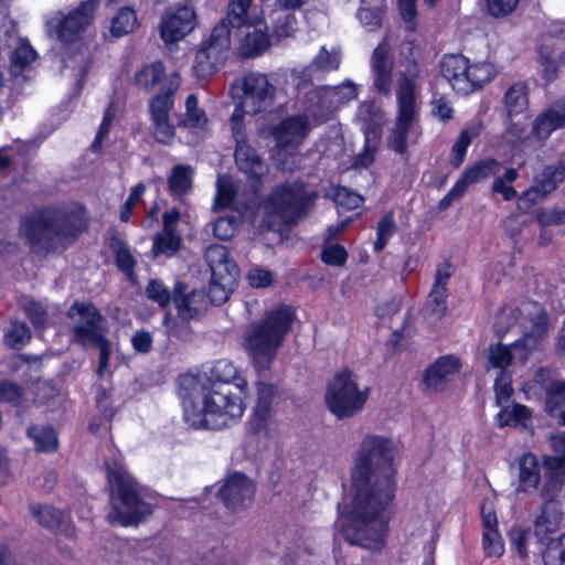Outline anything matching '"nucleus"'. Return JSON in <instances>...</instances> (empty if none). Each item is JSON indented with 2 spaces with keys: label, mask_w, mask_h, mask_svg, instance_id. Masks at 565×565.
I'll list each match as a JSON object with an SVG mask.
<instances>
[{
  "label": "nucleus",
  "mask_w": 565,
  "mask_h": 565,
  "mask_svg": "<svg viewBox=\"0 0 565 565\" xmlns=\"http://www.w3.org/2000/svg\"><path fill=\"white\" fill-rule=\"evenodd\" d=\"M96 9L95 0H85L67 13L55 11L49 14L45 19L47 36L65 44L77 41L82 32L92 23Z\"/></svg>",
  "instance_id": "obj_15"
},
{
  "label": "nucleus",
  "mask_w": 565,
  "mask_h": 565,
  "mask_svg": "<svg viewBox=\"0 0 565 565\" xmlns=\"http://www.w3.org/2000/svg\"><path fill=\"white\" fill-rule=\"evenodd\" d=\"M231 30L218 22L204 39L194 56L193 73L198 78H207L225 64L231 50Z\"/></svg>",
  "instance_id": "obj_14"
},
{
  "label": "nucleus",
  "mask_w": 565,
  "mask_h": 565,
  "mask_svg": "<svg viewBox=\"0 0 565 565\" xmlns=\"http://www.w3.org/2000/svg\"><path fill=\"white\" fill-rule=\"evenodd\" d=\"M564 128L565 98H559L537 115L533 121L532 135L539 140H546L554 131Z\"/></svg>",
  "instance_id": "obj_23"
},
{
  "label": "nucleus",
  "mask_w": 565,
  "mask_h": 565,
  "mask_svg": "<svg viewBox=\"0 0 565 565\" xmlns=\"http://www.w3.org/2000/svg\"><path fill=\"white\" fill-rule=\"evenodd\" d=\"M196 25V13L188 4L168 9L163 12L159 29L166 44H174L189 35Z\"/></svg>",
  "instance_id": "obj_17"
},
{
  "label": "nucleus",
  "mask_w": 565,
  "mask_h": 565,
  "mask_svg": "<svg viewBox=\"0 0 565 565\" xmlns=\"http://www.w3.org/2000/svg\"><path fill=\"white\" fill-rule=\"evenodd\" d=\"M86 228L85 209L78 203L35 211L21 220L20 235L39 255L64 250Z\"/></svg>",
  "instance_id": "obj_3"
},
{
  "label": "nucleus",
  "mask_w": 565,
  "mask_h": 565,
  "mask_svg": "<svg viewBox=\"0 0 565 565\" xmlns=\"http://www.w3.org/2000/svg\"><path fill=\"white\" fill-rule=\"evenodd\" d=\"M551 444L555 455L545 456L543 465L552 476L556 477L565 472V430L552 435Z\"/></svg>",
  "instance_id": "obj_38"
},
{
  "label": "nucleus",
  "mask_w": 565,
  "mask_h": 565,
  "mask_svg": "<svg viewBox=\"0 0 565 565\" xmlns=\"http://www.w3.org/2000/svg\"><path fill=\"white\" fill-rule=\"evenodd\" d=\"M137 26L138 18L135 9L122 7L111 19L110 33L116 38H120L131 33Z\"/></svg>",
  "instance_id": "obj_41"
},
{
  "label": "nucleus",
  "mask_w": 565,
  "mask_h": 565,
  "mask_svg": "<svg viewBox=\"0 0 565 565\" xmlns=\"http://www.w3.org/2000/svg\"><path fill=\"white\" fill-rule=\"evenodd\" d=\"M276 86L260 72H248L231 84L228 95L235 107L230 125L245 126L246 115H257L273 107L276 99Z\"/></svg>",
  "instance_id": "obj_9"
},
{
  "label": "nucleus",
  "mask_w": 565,
  "mask_h": 565,
  "mask_svg": "<svg viewBox=\"0 0 565 565\" xmlns=\"http://www.w3.org/2000/svg\"><path fill=\"white\" fill-rule=\"evenodd\" d=\"M179 126L188 129L198 137L204 139L210 134V120L205 110L199 106L195 94H190L184 103V113L179 120Z\"/></svg>",
  "instance_id": "obj_28"
},
{
  "label": "nucleus",
  "mask_w": 565,
  "mask_h": 565,
  "mask_svg": "<svg viewBox=\"0 0 565 565\" xmlns=\"http://www.w3.org/2000/svg\"><path fill=\"white\" fill-rule=\"evenodd\" d=\"M36 58V53L33 47L24 42L20 41L11 53V62L17 67H25Z\"/></svg>",
  "instance_id": "obj_58"
},
{
  "label": "nucleus",
  "mask_w": 565,
  "mask_h": 565,
  "mask_svg": "<svg viewBox=\"0 0 565 565\" xmlns=\"http://www.w3.org/2000/svg\"><path fill=\"white\" fill-rule=\"evenodd\" d=\"M397 447L385 435L367 434L359 444L349 492L338 505L335 530L351 545L377 551L385 545L396 491Z\"/></svg>",
  "instance_id": "obj_1"
},
{
  "label": "nucleus",
  "mask_w": 565,
  "mask_h": 565,
  "mask_svg": "<svg viewBox=\"0 0 565 565\" xmlns=\"http://www.w3.org/2000/svg\"><path fill=\"white\" fill-rule=\"evenodd\" d=\"M105 465L110 488L108 521L122 526L138 524L153 510L151 495L130 476L121 460H107Z\"/></svg>",
  "instance_id": "obj_5"
},
{
  "label": "nucleus",
  "mask_w": 565,
  "mask_h": 565,
  "mask_svg": "<svg viewBox=\"0 0 565 565\" xmlns=\"http://www.w3.org/2000/svg\"><path fill=\"white\" fill-rule=\"evenodd\" d=\"M73 323L74 340L81 345L96 347L99 350L98 374L103 375L110 356V343L104 338L103 317L89 302H75L67 311Z\"/></svg>",
  "instance_id": "obj_10"
},
{
  "label": "nucleus",
  "mask_w": 565,
  "mask_h": 565,
  "mask_svg": "<svg viewBox=\"0 0 565 565\" xmlns=\"http://www.w3.org/2000/svg\"><path fill=\"white\" fill-rule=\"evenodd\" d=\"M503 108L508 119L518 122L521 118H527L529 97L526 86L522 83L513 84L504 94Z\"/></svg>",
  "instance_id": "obj_34"
},
{
  "label": "nucleus",
  "mask_w": 565,
  "mask_h": 565,
  "mask_svg": "<svg viewBox=\"0 0 565 565\" xmlns=\"http://www.w3.org/2000/svg\"><path fill=\"white\" fill-rule=\"evenodd\" d=\"M238 36V54L243 57H255L263 54L270 45V36L268 26L264 20L258 24L243 28L237 31Z\"/></svg>",
  "instance_id": "obj_22"
},
{
  "label": "nucleus",
  "mask_w": 565,
  "mask_h": 565,
  "mask_svg": "<svg viewBox=\"0 0 565 565\" xmlns=\"http://www.w3.org/2000/svg\"><path fill=\"white\" fill-rule=\"evenodd\" d=\"M565 179V153L556 164L546 166L534 179V184L519 199L520 206L529 207L542 201Z\"/></svg>",
  "instance_id": "obj_18"
},
{
  "label": "nucleus",
  "mask_w": 565,
  "mask_h": 565,
  "mask_svg": "<svg viewBox=\"0 0 565 565\" xmlns=\"http://www.w3.org/2000/svg\"><path fill=\"white\" fill-rule=\"evenodd\" d=\"M185 422L194 428L223 429L237 423L246 408L248 385L227 360L198 375L180 377Z\"/></svg>",
  "instance_id": "obj_2"
},
{
  "label": "nucleus",
  "mask_w": 565,
  "mask_h": 565,
  "mask_svg": "<svg viewBox=\"0 0 565 565\" xmlns=\"http://www.w3.org/2000/svg\"><path fill=\"white\" fill-rule=\"evenodd\" d=\"M562 522V511L557 502H546L534 523V536L536 544H545L547 540L554 539L553 535L559 530Z\"/></svg>",
  "instance_id": "obj_30"
},
{
  "label": "nucleus",
  "mask_w": 565,
  "mask_h": 565,
  "mask_svg": "<svg viewBox=\"0 0 565 565\" xmlns=\"http://www.w3.org/2000/svg\"><path fill=\"white\" fill-rule=\"evenodd\" d=\"M466 70V56L461 54H449L444 56L440 72L443 77L450 84L452 89L461 95L471 94L472 83L478 82V76L475 75L473 79L462 77Z\"/></svg>",
  "instance_id": "obj_25"
},
{
  "label": "nucleus",
  "mask_w": 565,
  "mask_h": 565,
  "mask_svg": "<svg viewBox=\"0 0 565 565\" xmlns=\"http://www.w3.org/2000/svg\"><path fill=\"white\" fill-rule=\"evenodd\" d=\"M230 129L235 141V164L238 171L246 177L249 189L246 192H239L230 177L220 175L216 181L215 206L233 207L238 211L254 205L269 167L248 142L245 126L230 125Z\"/></svg>",
  "instance_id": "obj_4"
},
{
  "label": "nucleus",
  "mask_w": 565,
  "mask_h": 565,
  "mask_svg": "<svg viewBox=\"0 0 565 565\" xmlns=\"http://www.w3.org/2000/svg\"><path fill=\"white\" fill-rule=\"evenodd\" d=\"M565 404V382H553L546 393V409L553 413L556 408Z\"/></svg>",
  "instance_id": "obj_61"
},
{
  "label": "nucleus",
  "mask_w": 565,
  "mask_h": 565,
  "mask_svg": "<svg viewBox=\"0 0 565 565\" xmlns=\"http://www.w3.org/2000/svg\"><path fill=\"white\" fill-rule=\"evenodd\" d=\"M33 514L38 522L47 529H58L67 536H72L74 534V531L66 521L64 513L52 505L34 508Z\"/></svg>",
  "instance_id": "obj_37"
},
{
  "label": "nucleus",
  "mask_w": 565,
  "mask_h": 565,
  "mask_svg": "<svg viewBox=\"0 0 565 565\" xmlns=\"http://www.w3.org/2000/svg\"><path fill=\"white\" fill-rule=\"evenodd\" d=\"M170 74L166 73L164 66L157 61L143 66L135 76L136 83L145 88L154 87L156 85L164 86L166 78Z\"/></svg>",
  "instance_id": "obj_42"
},
{
  "label": "nucleus",
  "mask_w": 565,
  "mask_h": 565,
  "mask_svg": "<svg viewBox=\"0 0 565 565\" xmlns=\"http://www.w3.org/2000/svg\"><path fill=\"white\" fill-rule=\"evenodd\" d=\"M253 1L230 0L226 17L220 22H225L226 26L236 28L237 31L254 23L258 24L265 18L263 11L257 6H254Z\"/></svg>",
  "instance_id": "obj_26"
},
{
  "label": "nucleus",
  "mask_w": 565,
  "mask_h": 565,
  "mask_svg": "<svg viewBox=\"0 0 565 565\" xmlns=\"http://www.w3.org/2000/svg\"><path fill=\"white\" fill-rule=\"evenodd\" d=\"M317 96L320 105L330 113L356 98L358 87L352 82L347 81L339 86L320 88Z\"/></svg>",
  "instance_id": "obj_32"
},
{
  "label": "nucleus",
  "mask_w": 565,
  "mask_h": 565,
  "mask_svg": "<svg viewBox=\"0 0 565 565\" xmlns=\"http://www.w3.org/2000/svg\"><path fill=\"white\" fill-rule=\"evenodd\" d=\"M446 298L447 288L433 286V289L425 305V315L439 320L443 316H445L447 310Z\"/></svg>",
  "instance_id": "obj_47"
},
{
  "label": "nucleus",
  "mask_w": 565,
  "mask_h": 565,
  "mask_svg": "<svg viewBox=\"0 0 565 565\" xmlns=\"http://www.w3.org/2000/svg\"><path fill=\"white\" fill-rule=\"evenodd\" d=\"M254 492L253 482L239 472L231 475L217 491L225 505L233 511L248 507Z\"/></svg>",
  "instance_id": "obj_19"
},
{
  "label": "nucleus",
  "mask_w": 565,
  "mask_h": 565,
  "mask_svg": "<svg viewBox=\"0 0 565 565\" xmlns=\"http://www.w3.org/2000/svg\"><path fill=\"white\" fill-rule=\"evenodd\" d=\"M369 398V388H361L356 376L348 369L340 370L328 382L326 405L339 419L360 413Z\"/></svg>",
  "instance_id": "obj_12"
},
{
  "label": "nucleus",
  "mask_w": 565,
  "mask_h": 565,
  "mask_svg": "<svg viewBox=\"0 0 565 565\" xmlns=\"http://www.w3.org/2000/svg\"><path fill=\"white\" fill-rule=\"evenodd\" d=\"M31 339L30 329L24 322L12 321L4 333V342L13 349H21Z\"/></svg>",
  "instance_id": "obj_51"
},
{
  "label": "nucleus",
  "mask_w": 565,
  "mask_h": 565,
  "mask_svg": "<svg viewBox=\"0 0 565 565\" xmlns=\"http://www.w3.org/2000/svg\"><path fill=\"white\" fill-rule=\"evenodd\" d=\"M479 134L480 128L478 126H470L461 130L460 136L451 149V163L456 168L463 162L468 147Z\"/></svg>",
  "instance_id": "obj_44"
},
{
  "label": "nucleus",
  "mask_w": 565,
  "mask_h": 565,
  "mask_svg": "<svg viewBox=\"0 0 565 565\" xmlns=\"http://www.w3.org/2000/svg\"><path fill=\"white\" fill-rule=\"evenodd\" d=\"M296 313L292 307L279 305L268 310L263 320L250 326L244 338V347L258 372L269 370Z\"/></svg>",
  "instance_id": "obj_6"
},
{
  "label": "nucleus",
  "mask_w": 565,
  "mask_h": 565,
  "mask_svg": "<svg viewBox=\"0 0 565 565\" xmlns=\"http://www.w3.org/2000/svg\"><path fill=\"white\" fill-rule=\"evenodd\" d=\"M205 257L211 269L209 288L211 301L215 305H222L230 298L236 286L238 268L225 246H210L206 249Z\"/></svg>",
  "instance_id": "obj_16"
},
{
  "label": "nucleus",
  "mask_w": 565,
  "mask_h": 565,
  "mask_svg": "<svg viewBox=\"0 0 565 565\" xmlns=\"http://www.w3.org/2000/svg\"><path fill=\"white\" fill-rule=\"evenodd\" d=\"M340 65V54L338 51L329 52L324 46H322L313 58L312 63L307 68L309 75L312 73L319 72H328L332 70H337Z\"/></svg>",
  "instance_id": "obj_48"
},
{
  "label": "nucleus",
  "mask_w": 565,
  "mask_h": 565,
  "mask_svg": "<svg viewBox=\"0 0 565 565\" xmlns=\"http://www.w3.org/2000/svg\"><path fill=\"white\" fill-rule=\"evenodd\" d=\"M509 539L511 548L518 554V556L526 558L530 554V543L532 540L530 530L519 525L512 526L509 532Z\"/></svg>",
  "instance_id": "obj_50"
},
{
  "label": "nucleus",
  "mask_w": 565,
  "mask_h": 565,
  "mask_svg": "<svg viewBox=\"0 0 565 565\" xmlns=\"http://www.w3.org/2000/svg\"><path fill=\"white\" fill-rule=\"evenodd\" d=\"M531 419V411L519 403L505 406L497 414V420L500 427L526 428Z\"/></svg>",
  "instance_id": "obj_36"
},
{
  "label": "nucleus",
  "mask_w": 565,
  "mask_h": 565,
  "mask_svg": "<svg viewBox=\"0 0 565 565\" xmlns=\"http://www.w3.org/2000/svg\"><path fill=\"white\" fill-rule=\"evenodd\" d=\"M518 311L521 324L525 329L530 328V332H526L522 339L516 340L511 347L501 343L490 344L486 351L488 369L493 367L505 372L512 361L525 362L529 352L537 345L539 339L547 331L550 322L540 303L523 302Z\"/></svg>",
  "instance_id": "obj_7"
},
{
  "label": "nucleus",
  "mask_w": 565,
  "mask_h": 565,
  "mask_svg": "<svg viewBox=\"0 0 565 565\" xmlns=\"http://www.w3.org/2000/svg\"><path fill=\"white\" fill-rule=\"evenodd\" d=\"M180 85L179 73H170L166 78L164 86L149 100L150 119L171 118V113L174 109V95Z\"/></svg>",
  "instance_id": "obj_24"
},
{
  "label": "nucleus",
  "mask_w": 565,
  "mask_h": 565,
  "mask_svg": "<svg viewBox=\"0 0 565 565\" xmlns=\"http://www.w3.org/2000/svg\"><path fill=\"white\" fill-rule=\"evenodd\" d=\"M518 492H530L537 488L541 480L540 463L535 455L524 452L515 460Z\"/></svg>",
  "instance_id": "obj_29"
},
{
  "label": "nucleus",
  "mask_w": 565,
  "mask_h": 565,
  "mask_svg": "<svg viewBox=\"0 0 565 565\" xmlns=\"http://www.w3.org/2000/svg\"><path fill=\"white\" fill-rule=\"evenodd\" d=\"M191 167L179 164L175 166L169 177V185L171 191L177 195L186 193L192 186Z\"/></svg>",
  "instance_id": "obj_45"
},
{
  "label": "nucleus",
  "mask_w": 565,
  "mask_h": 565,
  "mask_svg": "<svg viewBox=\"0 0 565 565\" xmlns=\"http://www.w3.org/2000/svg\"><path fill=\"white\" fill-rule=\"evenodd\" d=\"M239 224L241 217L235 214L221 216L213 224V234L218 239H230L236 234Z\"/></svg>",
  "instance_id": "obj_53"
},
{
  "label": "nucleus",
  "mask_w": 565,
  "mask_h": 565,
  "mask_svg": "<svg viewBox=\"0 0 565 565\" xmlns=\"http://www.w3.org/2000/svg\"><path fill=\"white\" fill-rule=\"evenodd\" d=\"M536 545L544 565H565V533Z\"/></svg>",
  "instance_id": "obj_40"
},
{
  "label": "nucleus",
  "mask_w": 565,
  "mask_h": 565,
  "mask_svg": "<svg viewBox=\"0 0 565 565\" xmlns=\"http://www.w3.org/2000/svg\"><path fill=\"white\" fill-rule=\"evenodd\" d=\"M396 230V224L392 212L385 213L380 220L376 228V241L374 248L382 250Z\"/></svg>",
  "instance_id": "obj_55"
},
{
  "label": "nucleus",
  "mask_w": 565,
  "mask_h": 565,
  "mask_svg": "<svg viewBox=\"0 0 565 565\" xmlns=\"http://www.w3.org/2000/svg\"><path fill=\"white\" fill-rule=\"evenodd\" d=\"M363 201V198L359 193L344 186L337 189L334 194V202L347 210L360 207Z\"/></svg>",
  "instance_id": "obj_63"
},
{
  "label": "nucleus",
  "mask_w": 565,
  "mask_h": 565,
  "mask_svg": "<svg viewBox=\"0 0 565 565\" xmlns=\"http://www.w3.org/2000/svg\"><path fill=\"white\" fill-rule=\"evenodd\" d=\"M310 131V121L307 115L290 116L281 120L273 131L278 148L276 160L285 171H292L302 160L299 146Z\"/></svg>",
  "instance_id": "obj_13"
},
{
  "label": "nucleus",
  "mask_w": 565,
  "mask_h": 565,
  "mask_svg": "<svg viewBox=\"0 0 565 565\" xmlns=\"http://www.w3.org/2000/svg\"><path fill=\"white\" fill-rule=\"evenodd\" d=\"M152 134L157 141L169 143L175 136V126L171 118L150 119Z\"/></svg>",
  "instance_id": "obj_56"
},
{
  "label": "nucleus",
  "mask_w": 565,
  "mask_h": 565,
  "mask_svg": "<svg viewBox=\"0 0 565 565\" xmlns=\"http://www.w3.org/2000/svg\"><path fill=\"white\" fill-rule=\"evenodd\" d=\"M146 295L150 300L157 302L161 307L167 306L171 299L169 289L162 281L157 279L149 281L146 287Z\"/></svg>",
  "instance_id": "obj_62"
},
{
  "label": "nucleus",
  "mask_w": 565,
  "mask_h": 565,
  "mask_svg": "<svg viewBox=\"0 0 565 565\" xmlns=\"http://www.w3.org/2000/svg\"><path fill=\"white\" fill-rule=\"evenodd\" d=\"M460 369V361L455 355H445L427 367L424 374V383L433 391L444 390L450 377Z\"/></svg>",
  "instance_id": "obj_27"
},
{
  "label": "nucleus",
  "mask_w": 565,
  "mask_h": 565,
  "mask_svg": "<svg viewBox=\"0 0 565 565\" xmlns=\"http://www.w3.org/2000/svg\"><path fill=\"white\" fill-rule=\"evenodd\" d=\"M250 431L264 439H275L279 435V423L274 411H253L249 418Z\"/></svg>",
  "instance_id": "obj_35"
},
{
  "label": "nucleus",
  "mask_w": 565,
  "mask_h": 565,
  "mask_svg": "<svg viewBox=\"0 0 565 565\" xmlns=\"http://www.w3.org/2000/svg\"><path fill=\"white\" fill-rule=\"evenodd\" d=\"M25 398L22 388L10 381L0 382V403H10L14 406H22Z\"/></svg>",
  "instance_id": "obj_57"
},
{
  "label": "nucleus",
  "mask_w": 565,
  "mask_h": 565,
  "mask_svg": "<svg viewBox=\"0 0 565 565\" xmlns=\"http://www.w3.org/2000/svg\"><path fill=\"white\" fill-rule=\"evenodd\" d=\"M28 436L33 440L39 451H53L57 447V436L50 426H33L28 430Z\"/></svg>",
  "instance_id": "obj_43"
},
{
  "label": "nucleus",
  "mask_w": 565,
  "mask_h": 565,
  "mask_svg": "<svg viewBox=\"0 0 565 565\" xmlns=\"http://www.w3.org/2000/svg\"><path fill=\"white\" fill-rule=\"evenodd\" d=\"M536 61L543 78L554 81L565 66V47L554 38L545 39L536 50Z\"/></svg>",
  "instance_id": "obj_21"
},
{
  "label": "nucleus",
  "mask_w": 565,
  "mask_h": 565,
  "mask_svg": "<svg viewBox=\"0 0 565 565\" xmlns=\"http://www.w3.org/2000/svg\"><path fill=\"white\" fill-rule=\"evenodd\" d=\"M24 310L35 328H45L49 324L47 309L42 302L29 301Z\"/></svg>",
  "instance_id": "obj_59"
},
{
  "label": "nucleus",
  "mask_w": 565,
  "mask_h": 565,
  "mask_svg": "<svg viewBox=\"0 0 565 565\" xmlns=\"http://www.w3.org/2000/svg\"><path fill=\"white\" fill-rule=\"evenodd\" d=\"M495 402L497 405H502L508 402L513 394L511 385V376L507 372H500L494 383Z\"/></svg>",
  "instance_id": "obj_64"
},
{
  "label": "nucleus",
  "mask_w": 565,
  "mask_h": 565,
  "mask_svg": "<svg viewBox=\"0 0 565 565\" xmlns=\"http://www.w3.org/2000/svg\"><path fill=\"white\" fill-rule=\"evenodd\" d=\"M181 238L177 232H161L154 239L152 252L157 255L172 256L180 247Z\"/></svg>",
  "instance_id": "obj_49"
},
{
  "label": "nucleus",
  "mask_w": 565,
  "mask_h": 565,
  "mask_svg": "<svg viewBox=\"0 0 565 565\" xmlns=\"http://www.w3.org/2000/svg\"><path fill=\"white\" fill-rule=\"evenodd\" d=\"M317 198V192L302 182H288L275 189L264 203V210L284 224L291 225L308 213Z\"/></svg>",
  "instance_id": "obj_11"
},
{
  "label": "nucleus",
  "mask_w": 565,
  "mask_h": 565,
  "mask_svg": "<svg viewBox=\"0 0 565 565\" xmlns=\"http://www.w3.org/2000/svg\"><path fill=\"white\" fill-rule=\"evenodd\" d=\"M478 76V82L472 83L471 93L483 87L487 83L491 82L497 75L495 66L490 62H477L471 64L466 57V70L463 71L462 77L467 79H473L475 75Z\"/></svg>",
  "instance_id": "obj_39"
},
{
  "label": "nucleus",
  "mask_w": 565,
  "mask_h": 565,
  "mask_svg": "<svg viewBox=\"0 0 565 565\" xmlns=\"http://www.w3.org/2000/svg\"><path fill=\"white\" fill-rule=\"evenodd\" d=\"M500 169L501 163L495 159L477 161L463 171L461 178L455 183L454 191L457 193L466 192L469 185L497 175Z\"/></svg>",
  "instance_id": "obj_31"
},
{
  "label": "nucleus",
  "mask_w": 565,
  "mask_h": 565,
  "mask_svg": "<svg viewBox=\"0 0 565 565\" xmlns=\"http://www.w3.org/2000/svg\"><path fill=\"white\" fill-rule=\"evenodd\" d=\"M395 95L396 119L387 138V145L396 153L403 154L406 152L408 143L416 141L420 134L416 125L419 84L414 64L401 73Z\"/></svg>",
  "instance_id": "obj_8"
},
{
  "label": "nucleus",
  "mask_w": 565,
  "mask_h": 565,
  "mask_svg": "<svg viewBox=\"0 0 565 565\" xmlns=\"http://www.w3.org/2000/svg\"><path fill=\"white\" fill-rule=\"evenodd\" d=\"M173 299L178 318L182 322L199 318L207 308L206 295L200 290H193L184 296H179L175 291Z\"/></svg>",
  "instance_id": "obj_33"
},
{
  "label": "nucleus",
  "mask_w": 565,
  "mask_h": 565,
  "mask_svg": "<svg viewBox=\"0 0 565 565\" xmlns=\"http://www.w3.org/2000/svg\"><path fill=\"white\" fill-rule=\"evenodd\" d=\"M273 29L274 34L278 39L294 35L298 29V22L295 14L288 11H276Z\"/></svg>",
  "instance_id": "obj_52"
},
{
  "label": "nucleus",
  "mask_w": 565,
  "mask_h": 565,
  "mask_svg": "<svg viewBox=\"0 0 565 565\" xmlns=\"http://www.w3.org/2000/svg\"><path fill=\"white\" fill-rule=\"evenodd\" d=\"M519 172L515 168L505 169L503 175L494 179L492 192L500 194L504 201H511L516 198V190L512 183L518 179Z\"/></svg>",
  "instance_id": "obj_46"
},
{
  "label": "nucleus",
  "mask_w": 565,
  "mask_h": 565,
  "mask_svg": "<svg viewBox=\"0 0 565 565\" xmlns=\"http://www.w3.org/2000/svg\"><path fill=\"white\" fill-rule=\"evenodd\" d=\"M482 548L487 557L499 558L504 553V543L498 530L482 532Z\"/></svg>",
  "instance_id": "obj_54"
},
{
  "label": "nucleus",
  "mask_w": 565,
  "mask_h": 565,
  "mask_svg": "<svg viewBox=\"0 0 565 565\" xmlns=\"http://www.w3.org/2000/svg\"><path fill=\"white\" fill-rule=\"evenodd\" d=\"M371 71L374 89L390 96L393 89V58L386 41L381 42L373 51Z\"/></svg>",
  "instance_id": "obj_20"
},
{
  "label": "nucleus",
  "mask_w": 565,
  "mask_h": 565,
  "mask_svg": "<svg viewBox=\"0 0 565 565\" xmlns=\"http://www.w3.org/2000/svg\"><path fill=\"white\" fill-rule=\"evenodd\" d=\"M520 0H486L487 11L493 18H504L515 11Z\"/></svg>",
  "instance_id": "obj_60"
}]
</instances>
